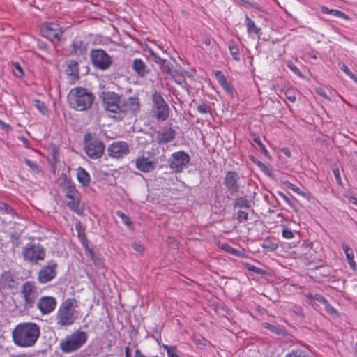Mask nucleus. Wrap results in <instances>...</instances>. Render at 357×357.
I'll list each match as a JSON object with an SVG mask.
<instances>
[{
  "instance_id": "obj_46",
  "label": "nucleus",
  "mask_w": 357,
  "mask_h": 357,
  "mask_svg": "<svg viewBox=\"0 0 357 357\" xmlns=\"http://www.w3.org/2000/svg\"><path fill=\"white\" fill-rule=\"evenodd\" d=\"M197 111L201 114H211V106L202 103L197 107Z\"/></svg>"
},
{
  "instance_id": "obj_38",
  "label": "nucleus",
  "mask_w": 357,
  "mask_h": 357,
  "mask_svg": "<svg viewBox=\"0 0 357 357\" xmlns=\"http://www.w3.org/2000/svg\"><path fill=\"white\" fill-rule=\"evenodd\" d=\"M261 246L269 251H273L278 248V244L273 242L270 238H266Z\"/></svg>"
},
{
  "instance_id": "obj_35",
  "label": "nucleus",
  "mask_w": 357,
  "mask_h": 357,
  "mask_svg": "<svg viewBox=\"0 0 357 357\" xmlns=\"http://www.w3.org/2000/svg\"><path fill=\"white\" fill-rule=\"evenodd\" d=\"M220 86L231 98H234L235 97L236 91L228 81L220 84Z\"/></svg>"
},
{
  "instance_id": "obj_60",
  "label": "nucleus",
  "mask_w": 357,
  "mask_h": 357,
  "mask_svg": "<svg viewBox=\"0 0 357 357\" xmlns=\"http://www.w3.org/2000/svg\"><path fill=\"white\" fill-rule=\"evenodd\" d=\"M131 246L136 252L139 253H142L144 251L143 245L137 242H133Z\"/></svg>"
},
{
  "instance_id": "obj_15",
  "label": "nucleus",
  "mask_w": 357,
  "mask_h": 357,
  "mask_svg": "<svg viewBox=\"0 0 357 357\" xmlns=\"http://www.w3.org/2000/svg\"><path fill=\"white\" fill-rule=\"evenodd\" d=\"M239 176L235 171H228L224 178V185L231 196H234L240 190Z\"/></svg>"
},
{
  "instance_id": "obj_30",
  "label": "nucleus",
  "mask_w": 357,
  "mask_h": 357,
  "mask_svg": "<svg viewBox=\"0 0 357 357\" xmlns=\"http://www.w3.org/2000/svg\"><path fill=\"white\" fill-rule=\"evenodd\" d=\"M245 22L247 26V31L249 34H255L259 36L261 32V29L257 27L255 23L248 16L245 17Z\"/></svg>"
},
{
  "instance_id": "obj_31",
  "label": "nucleus",
  "mask_w": 357,
  "mask_h": 357,
  "mask_svg": "<svg viewBox=\"0 0 357 357\" xmlns=\"http://www.w3.org/2000/svg\"><path fill=\"white\" fill-rule=\"evenodd\" d=\"M229 52L234 60L240 61L239 47L238 43L234 40H231L229 43Z\"/></svg>"
},
{
  "instance_id": "obj_16",
  "label": "nucleus",
  "mask_w": 357,
  "mask_h": 357,
  "mask_svg": "<svg viewBox=\"0 0 357 357\" xmlns=\"http://www.w3.org/2000/svg\"><path fill=\"white\" fill-rule=\"evenodd\" d=\"M21 292L24 298L25 307L26 308L33 307L37 297L36 288L33 282L30 281L26 282L22 286Z\"/></svg>"
},
{
  "instance_id": "obj_55",
  "label": "nucleus",
  "mask_w": 357,
  "mask_h": 357,
  "mask_svg": "<svg viewBox=\"0 0 357 357\" xmlns=\"http://www.w3.org/2000/svg\"><path fill=\"white\" fill-rule=\"evenodd\" d=\"M161 69L167 73L169 75L172 74L174 70L172 69V66L169 63H165L163 65L160 66Z\"/></svg>"
},
{
  "instance_id": "obj_11",
  "label": "nucleus",
  "mask_w": 357,
  "mask_h": 357,
  "mask_svg": "<svg viewBox=\"0 0 357 357\" xmlns=\"http://www.w3.org/2000/svg\"><path fill=\"white\" fill-rule=\"evenodd\" d=\"M140 109V102L138 97H129L122 98L121 100V107L119 116H112L117 120H122L128 113L133 114L137 113Z\"/></svg>"
},
{
  "instance_id": "obj_44",
  "label": "nucleus",
  "mask_w": 357,
  "mask_h": 357,
  "mask_svg": "<svg viewBox=\"0 0 357 357\" xmlns=\"http://www.w3.org/2000/svg\"><path fill=\"white\" fill-rule=\"evenodd\" d=\"M253 141L259 146V150L261 152V153L267 157V158H270V155H269V153H268V151H267V149H266L265 146L262 144L261 141L260 140L259 137H255L253 139Z\"/></svg>"
},
{
  "instance_id": "obj_18",
  "label": "nucleus",
  "mask_w": 357,
  "mask_h": 357,
  "mask_svg": "<svg viewBox=\"0 0 357 357\" xmlns=\"http://www.w3.org/2000/svg\"><path fill=\"white\" fill-rule=\"evenodd\" d=\"M56 300L53 296H44L40 297L37 302V308L43 315L52 313L56 307Z\"/></svg>"
},
{
  "instance_id": "obj_20",
  "label": "nucleus",
  "mask_w": 357,
  "mask_h": 357,
  "mask_svg": "<svg viewBox=\"0 0 357 357\" xmlns=\"http://www.w3.org/2000/svg\"><path fill=\"white\" fill-rule=\"evenodd\" d=\"M65 73L70 83L75 84L79 79L78 62L75 60H68L66 62Z\"/></svg>"
},
{
  "instance_id": "obj_12",
  "label": "nucleus",
  "mask_w": 357,
  "mask_h": 357,
  "mask_svg": "<svg viewBox=\"0 0 357 357\" xmlns=\"http://www.w3.org/2000/svg\"><path fill=\"white\" fill-rule=\"evenodd\" d=\"M189 155L183 151H178L172 154L169 160V167L175 172H181L184 168L187 167L190 162Z\"/></svg>"
},
{
  "instance_id": "obj_37",
  "label": "nucleus",
  "mask_w": 357,
  "mask_h": 357,
  "mask_svg": "<svg viewBox=\"0 0 357 357\" xmlns=\"http://www.w3.org/2000/svg\"><path fill=\"white\" fill-rule=\"evenodd\" d=\"M0 213L14 215V210L8 204L0 201Z\"/></svg>"
},
{
  "instance_id": "obj_6",
  "label": "nucleus",
  "mask_w": 357,
  "mask_h": 357,
  "mask_svg": "<svg viewBox=\"0 0 357 357\" xmlns=\"http://www.w3.org/2000/svg\"><path fill=\"white\" fill-rule=\"evenodd\" d=\"M152 112L158 121H165L169 116L170 109L161 93L155 91L152 94Z\"/></svg>"
},
{
  "instance_id": "obj_43",
  "label": "nucleus",
  "mask_w": 357,
  "mask_h": 357,
  "mask_svg": "<svg viewBox=\"0 0 357 357\" xmlns=\"http://www.w3.org/2000/svg\"><path fill=\"white\" fill-rule=\"evenodd\" d=\"M284 96L291 102L294 103L296 100V91L293 89H288L284 91Z\"/></svg>"
},
{
  "instance_id": "obj_14",
  "label": "nucleus",
  "mask_w": 357,
  "mask_h": 357,
  "mask_svg": "<svg viewBox=\"0 0 357 357\" xmlns=\"http://www.w3.org/2000/svg\"><path fill=\"white\" fill-rule=\"evenodd\" d=\"M42 35L52 42H59L64 31L54 22H47L41 29Z\"/></svg>"
},
{
  "instance_id": "obj_49",
  "label": "nucleus",
  "mask_w": 357,
  "mask_h": 357,
  "mask_svg": "<svg viewBox=\"0 0 357 357\" xmlns=\"http://www.w3.org/2000/svg\"><path fill=\"white\" fill-rule=\"evenodd\" d=\"M215 78L219 83V84H222L226 82H227V79L225 77V75L223 74V73L220 70H217L215 73Z\"/></svg>"
},
{
  "instance_id": "obj_28",
  "label": "nucleus",
  "mask_w": 357,
  "mask_h": 357,
  "mask_svg": "<svg viewBox=\"0 0 357 357\" xmlns=\"http://www.w3.org/2000/svg\"><path fill=\"white\" fill-rule=\"evenodd\" d=\"M75 230L77 233V236L83 246L86 247L88 241L85 234V228L82 226V223L78 221L75 224Z\"/></svg>"
},
{
  "instance_id": "obj_53",
  "label": "nucleus",
  "mask_w": 357,
  "mask_h": 357,
  "mask_svg": "<svg viewBox=\"0 0 357 357\" xmlns=\"http://www.w3.org/2000/svg\"><path fill=\"white\" fill-rule=\"evenodd\" d=\"M333 172L334 174L335 180L339 185L342 186V182L340 177V172L338 167L333 168Z\"/></svg>"
},
{
  "instance_id": "obj_64",
  "label": "nucleus",
  "mask_w": 357,
  "mask_h": 357,
  "mask_svg": "<svg viewBox=\"0 0 357 357\" xmlns=\"http://www.w3.org/2000/svg\"><path fill=\"white\" fill-rule=\"evenodd\" d=\"M265 174L271 176L272 174V171L264 164L259 168Z\"/></svg>"
},
{
  "instance_id": "obj_61",
  "label": "nucleus",
  "mask_w": 357,
  "mask_h": 357,
  "mask_svg": "<svg viewBox=\"0 0 357 357\" xmlns=\"http://www.w3.org/2000/svg\"><path fill=\"white\" fill-rule=\"evenodd\" d=\"M24 162L31 169H33V170L38 169V165L36 162H33L32 160H31L29 159H27V158H25L24 159Z\"/></svg>"
},
{
  "instance_id": "obj_21",
  "label": "nucleus",
  "mask_w": 357,
  "mask_h": 357,
  "mask_svg": "<svg viewBox=\"0 0 357 357\" xmlns=\"http://www.w3.org/2000/svg\"><path fill=\"white\" fill-rule=\"evenodd\" d=\"M176 132L171 128L164 127L157 134V142L160 144H167L175 139Z\"/></svg>"
},
{
  "instance_id": "obj_56",
  "label": "nucleus",
  "mask_w": 357,
  "mask_h": 357,
  "mask_svg": "<svg viewBox=\"0 0 357 357\" xmlns=\"http://www.w3.org/2000/svg\"><path fill=\"white\" fill-rule=\"evenodd\" d=\"M341 70L344 71L347 75H349L352 79L356 81V77L354 73L349 70V68L345 65L342 64L340 67Z\"/></svg>"
},
{
  "instance_id": "obj_9",
  "label": "nucleus",
  "mask_w": 357,
  "mask_h": 357,
  "mask_svg": "<svg viewBox=\"0 0 357 357\" xmlns=\"http://www.w3.org/2000/svg\"><path fill=\"white\" fill-rule=\"evenodd\" d=\"M25 261L31 264H38L39 261H43L45 258V249L40 244L32 243H27L22 250Z\"/></svg>"
},
{
  "instance_id": "obj_62",
  "label": "nucleus",
  "mask_w": 357,
  "mask_h": 357,
  "mask_svg": "<svg viewBox=\"0 0 357 357\" xmlns=\"http://www.w3.org/2000/svg\"><path fill=\"white\" fill-rule=\"evenodd\" d=\"M288 67L297 75H298L299 77H303V75L301 73V72L300 71V70L295 66L294 65L293 63H289L288 64Z\"/></svg>"
},
{
  "instance_id": "obj_17",
  "label": "nucleus",
  "mask_w": 357,
  "mask_h": 357,
  "mask_svg": "<svg viewBox=\"0 0 357 357\" xmlns=\"http://www.w3.org/2000/svg\"><path fill=\"white\" fill-rule=\"evenodd\" d=\"M158 160L157 158L150 160L144 155L137 158L135 160L136 168L144 173H149L154 171L158 165Z\"/></svg>"
},
{
  "instance_id": "obj_34",
  "label": "nucleus",
  "mask_w": 357,
  "mask_h": 357,
  "mask_svg": "<svg viewBox=\"0 0 357 357\" xmlns=\"http://www.w3.org/2000/svg\"><path fill=\"white\" fill-rule=\"evenodd\" d=\"M220 86L231 98H234L235 97L236 91L228 81L220 84Z\"/></svg>"
},
{
  "instance_id": "obj_33",
  "label": "nucleus",
  "mask_w": 357,
  "mask_h": 357,
  "mask_svg": "<svg viewBox=\"0 0 357 357\" xmlns=\"http://www.w3.org/2000/svg\"><path fill=\"white\" fill-rule=\"evenodd\" d=\"M285 357H311L310 353L306 349H293L288 353Z\"/></svg>"
},
{
  "instance_id": "obj_26",
  "label": "nucleus",
  "mask_w": 357,
  "mask_h": 357,
  "mask_svg": "<svg viewBox=\"0 0 357 357\" xmlns=\"http://www.w3.org/2000/svg\"><path fill=\"white\" fill-rule=\"evenodd\" d=\"M72 52L76 55H83L86 52V47L83 41L79 39H75L70 45Z\"/></svg>"
},
{
  "instance_id": "obj_8",
  "label": "nucleus",
  "mask_w": 357,
  "mask_h": 357,
  "mask_svg": "<svg viewBox=\"0 0 357 357\" xmlns=\"http://www.w3.org/2000/svg\"><path fill=\"white\" fill-rule=\"evenodd\" d=\"M90 59L95 68L102 71L108 70L112 64L111 56L102 49H92Z\"/></svg>"
},
{
  "instance_id": "obj_63",
  "label": "nucleus",
  "mask_w": 357,
  "mask_h": 357,
  "mask_svg": "<svg viewBox=\"0 0 357 357\" xmlns=\"http://www.w3.org/2000/svg\"><path fill=\"white\" fill-rule=\"evenodd\" d=\"M249 158L250 160L253 162L255 163L259 168H260L262 165L264 164L263 162H261L259 160H258V158H257L254 155H250L249 156Z\"/></svg>"
},
{
  "instance_id": "obj_52",
  "label": "nucleus",
  "mask_w": 357,
  "mask_h": 357,
  "mask_svg": "<svg viewBox=\"0 0 357 357\" xmlns=\"http://www.w3.org/2000/svg\"><path fill=\"white\" fill-rule=\"evenodd\" d=\"M224 249L225 251H227L228 253H230L231 255H236V256H240L241 255V251L231 247L229 245H225L224 246Z\"/></svg>"
},
{
  "instance_id": "obj_39",
  "label": "nucleus",
  "mask_w": 357,
  "mask_h": 357,
  "mask_svg": "<svg viewBox=\"0 0 357 357\" xmlns=\"http://www.w3.org/2000/svg\"><path fill=\"white\" fill-rule=\"evenodd\" d=\"M33 105L38 110L43 114H46L48 112V109L44 102L40 100H34Z\"/></svg>"
},
{
  "instance_id": "obj_41",
  "label": "nucleus",
  "mask_w": 357,
  "mask_h": 357,
  "mask_svg": "<svg viewBox=\"0 0 357 357\" xmlns=\"http://www.w3.org/2000/svg\"><path fill=\"white\" fill-rule=\"evenodd\" d=\"M245 267L248 271H252L257 275L264 276L267 274V271L266 270L259 268L252 264H247Z\"/></svg>"
},
{
  "instance_id": "obj_40",
  "label": "nucleus",
  "mask_w": 357,
  "mask_h": 357,
  "mask_svg": "<svg viewBox=\"0 0 357 357\" xmlns=\"http://www.w3.org/2000/svg\"><path fill=\"white\" fill-rule=\"evenodd\" d=\"M170 75L177 84H182L183 83H185V84H187L184 77L182 75H181L178 70H174V71L172 72V74H170Z\"/></svg>"
},
{
  "instance_id": "obj_1",
  "label": "nucleus",
  "mask_w": 357,
  "mask_h": 357,
  "mask_svg": "<svg viewBox=\"0 0 357 357\" xmlns=\"http://www.w3.org/2000/svg\"><path fill=\"white\" fill-rule=\"evenodd\" d=\"M40 334V328L33 322H24L17 324L12 332L14 343L20 347L33 346Z\"/></svg>"
},
{
  "instance_id": "obj_29",
  "label": "nucleus",
  "mask_w": 357,
  "mask_h": 357,
  "mask_svg": "<svg viewBox=\"0 0 357 357\" xmlns=\"http://www.w3.org/2000/svg\"><path fill=\"white\" fill-rule=\"evenodd\" d=\"M262 326L275 335H280L284 334V330L283 327L280 325H274L267 322H264L262 324Z\"/></svg>"
},
{
  "instance_id": "obj_3",
  "label": "nucleus",
  "mask_w": 357,
  "mask_h": 357,
  "mask_svg": "<svg viewBox=\"0 0 357 357\" xmlns=\"http://www.w3.org/2000/svg\"><path fill=\"white\" fill-rule=\"evenodd\" d=\"M62 181L61 186L65 192V196L70 201L66 202V206L73 212L80 213V193L76 189L75 183L66 174H61Z\"/></svg>"
},
{
  "instance_id": "obj_27",
  "label": "nucleus",
  "mask_w": 357,
  "mask_h": 357,
  "mask_svg": "<svg viewBox=\"0 0 357 357\" xmlns=\"http://www.w3.org/2000/svg\"><path fill=\"white\" fill-rule=\"evenodd\" d=\"M233 206L234 208L249 209L252 207L251 201L245 197H238L234 199Z\"/></svg>"
},
{
  "instance_id": "obj_47",
  "label": "nucleus",
  "mask_w": 357,
  "mask_h": 357,
  "mask_svg": "<svg viewBox=\"0 0 357 357\" xmlns=\"http://www.w3.org/2000/svg\"><path fill=\"white\" fill-rule=\"evenodd\" d=\"M283 183L285 185V186L287 188L291 189V190H293L294 192H296L298 195H301L304 196V193L302 191H301L300 188L298 187H297L296 185H295L294 184H293L289 181H285Z\"/></svg>"
},
{
  "instance_id": "obj_59",
  "label": "nucleus",
  "mask_w": 357,
  "mask_h": 357,
  "mask_svg": "<svg viewBox=\"0 0 357 357\" xmlns=\"http://www.w3.org/2000/svg\"><path fill=\"white\" fill-rule=\"evenodd\" d=\"M13 65L18 72V73H16V75L20 77H23L24 76V70L22 68V66H20V64L17 62H15V63H13Z\"/></svg>"
},
{
  "instance_id": "obj_54",
  "label": "nucleus",
  "mask_w": 357,
  "mask_h": 357,
  "mask_svg": "<svg viewBox=\"0 0 357 357\" xmlns=\"http://www.w3.org/2000/svg\"><path fill=\"white\" fill-rule=\"evenodd\" d=\"M324 305L325 306V310L328 314H329L331 315L337 314V311L330 305V303L328 302L327 300L324 303Z\"/></svg>"
},
{
  "instance_id": "obj_36",
  "label": "nucleus",
  "mask_w": 357,
  "mask_h": 357,
  "mask_svg": "<svg viewBox=\"0 0 357 357\" xmlns=\"http://www.w3.org/2000/svg\"><path fill=\"white\" fill-rule=\"evenodd\" d=\"M220 86L231 98H234L235 97L236 91L228 81L220 84Z\"/></svg>"
},
{
  "instance_id": "obj_13",
  "label": "nucleus",
  "mask_w": 357,
  "mask_h": 357,
  "mask_svg": "<svg viewBox=\"0 0 357 357\" xmlns=\"http://www.w3.org/2000/svg\"><path fill=\"white\" fill-rule=\"evenodd\" d=\"M56 268L57 264L55 261H49L47 265L39 271L37 278L38 281L41 284H45L54 279L57 274Z\"/></svg>"
},
{
  "instance_id": "obj_58",
  "label": "nucleus",
  "mask_w": 357,
  "mask_h": 357,
  "mask_svg": "<svg viewBox=\"0 0 357 357\" xmlns=\"http://www.w3.org/2000/svg\"><path fill=\"white\" fill-rule=\"evenodd\" d=\"M292 312L294 314L298 317H304L303 310L301 307H294V309L292 310Z\"/></svg>"
},
{
  "instance_id": "obj_23",
  "label": "nucleus",
  "mask_w": 357,
  "mask_h": 357,
  "mask_svg": "<svg viewBox=\"0 0 357 357\" xmlns=\"http://www.w3.org/2000/svg\"><path fill=\"white\" fill-rule=\"evenodd\" d=\"M342 248L344 252L347 257V261L352 270H356L357 265L354 261V250L347 244L343 243L342 244Z\"/></svg>"
},
{
  "instance_id": "obj_42",
  "label": "nucleus",
  "mask_w": 357,
  "mask_h": 357,
  "mask_svg": "<svg viewBox=\"0 0 357 357\" xmlns=\"http://www.w3.org/2000/svg\"><path fill=\"white\" fill-rule=\"evenodd\" d=\"M162 347L166 350L168 357H180L177 354V349L175 346L163 344Z\"/></svg>"
},
{
  "instance_id": "obj_51",
  "label": "nucleus",
  "mask_w": 357,
  "mask_h": 357,
  "mask_svg": "<svg viewBox=\"0 0 357 357\" xmlns=\"http://www.w3.org/2000/svg\"><path fill=\"white\" fill-rule=\"evenodd\" d=\"M151 56L153 57V61L159 64L160 66L163 65L165 63H167V60L162 59L158 54H156L153 51H150Z\"/></svg>"
},
{
  "instance_id": "obj_24",
  "label": "nucleus",
  "mask_w": 357,
  "mask_h": 357,
  "mask_svg": "<svg viewBox=\"0 0 357 357\" xmlns=\"http://www.w3.org/2000/svg\"><path fill=\"white\" fill-rule=\"evenodd\" d=\"M3 282L10 288H14L17 285V276L10 271H4L1 275Z\"/></svg>"
},
{
  "instance_id": "obj_2",
  "label": "nucleus",
  "mask_w": 357,
  "mask_h": 357,
  "mask_svg": "<svg viewBox=\"0 0 357 357\" xmlns=\"http://www.w3.org/2000/svg\"><path fill=\"white\" fill-rule=\"evenodd\" d=\"M94 99L93 93L84 87L72 89L67 96L70 107L79 112L89 109L93 103Z\"/></svg>"
},
{
  "instance_id": "obj_19",
  "label": "nucleus",
  "mask_w": 357,
  "mask_h": 357,
  "mask_svg": "<svg viewBox=\"0 0 357 357\" xmlns=\"http://www.w3.org/2000/svg\"><path fill=\"white\" fill-rule=\"evenodd\" d=\"M109 156L115 158H123L129 152L128 144L122 141L113 142L107 149Z\"/></svg>"
},
{
  "instance_id": "obj_4",
  "label": "nucleus",
  "mask_w": 357,
  "mask_h": 357,
  "mask_svg": "<svg viewBox=\"0 0 357 357\" xmlns=\"http://www.w3.org/2000/svg\"><path fill=\"white\" fill-rule=\"evenodd\" d=\"M75 299L68 298L59 307L56 314V324L60 326H68L73 324L77 319L73 308Z\"/></svg>"
},
{
  "instance_id": "obj_25",
  "label": "nucleus",
  "mask_w": 357,
  "mask_h": 357,
  "mask_svg": "<svg viewBox=\"0 0 357 357\" xmlns=\"http://www.w3.org/2000/svg\"><path fill=\"white\" fill-rule=\"evenodd\" d=\"M77 178L82 186L87 187L89 185L91 176L84 168L79 167L77 169Z\"/></svg>"
},
{
  "instance_id": "obj_5",
  "label": "nucleus",
  "mask_w": 357,
  "mask_h": 357,
  "mask_svg": "<svg viewBox=\"0 0 357 357\" xmlns=\"http://www.w3.org/2000/svg\"><path fill=\"white\" fill-rule=\"evenodd\" d=\"M87 339L88 335L86 332L77 331L61 342L60 348L64 353H71L80 349Z\"/></svg>"
},
{
  "instance_id": "obj_48",
  "label": "nucleus",
  "mask_w": 357,
  "mask_h": 357,
  "mask_svg": "<svg viewBox=\"0 0 357 357\" xmlns=\"http://www.w3.org/2000/svg\"><path fill=\"white\" fill-rule=\"evenodd\" d=\"M282 234V236L287 239L293 238L294 236V234L293 233V231L289 228L284 225H283Z\"/></svg>"
},
{
  "instance_id": "obj_45",
  "label": "nucleus",
  "mask_w": 357,
  "mask_h": 357,
  "mask_svg": "<svg viewBox=\"0 0 357 357\" xmlns=\"http://www.w3.org/2000/svg\"><path fill=\"white\" fill-rule=\"evenodd\" d=\"M116 214L118 217H119L122 222L128 227H130L131 225H132V222L130 220V218L126 215L124 213H123L122 211H117L116 212Z\"/></svg>"
},
{
  "instance_id": "obj_32",
  "label": "nucleus",
  "mask_w": 357,
  "mask_h": 357,
  "mask_svg": "<svg viewBox=\"0 0 357 357\" xmlns=\"http://www.w3.org/2000/svg\"><path fill=\"white\" fill-rule=\"evenodd\" d=\"M306 299L309 304L314 305L315 303V301H317L319 303H324L326 301V299L321 294H313L312 293H309L305 295Z\"/></svg>"
},
{
  "instance_id": "obj_7",
  "label": "nucleus",
  "mask_w": 357,
  "mask_h": 357,
  "mask_svg": "<svg viewBox=\"0 0 357 357\" xmlns=\"http://www.w3.org/2000/svg\"><path fill=\"white\" fill-rule=\"evenodd\" d=\"M84 150L86 154L91 159H98L102 157L105 151L103 142L97 137H92L90 133L84 136Z\"/></svg>"
},
{
  "instance_id": "obj_10",
  "label": "nucleus",
  "mask_w": 357,
  "mask_h": 357,
  "mask_svg": "<svg viewBox=\"0 0 357 357\" xmlns=\"http://www.w3.org/2000/svg\"><path fill=\"white\" fill-rule=\"evenodd\" d=\"M105 110L119 116L121 107V96L112 91H102L100 94Z\"/></svg>"
},
{
  "instance_id": "obj_22",
  "label": "nucleus",
  "mask_w": 357,
  "mask_h": 357,
  "mask_svg": "<svg viewBox=\"0 0 357 357\" xmlns=\"http://www.w3.org/2000/svg\"><path fill=\"white\" fill-rule=\"evenodd\" d=\"M132 68L135 73L141 77H144L149 73L148 66L141 59H135L132 61Z\"/></svg>"
},
{
  "instance_id": "obj_50",
  "label": "nucleus",
  "mask_w": 357,
  "mask_h": 357,
  "mask_svg": "<svg viewBox=\"0 0 357 357\" xmlns=\"http://www.w3.org/2000/svg\"><path fill=\"white\" fill-rule=\"evenodd\" d=\"M332 15H334V16H336V17H338L347 20H351L350 17L348 15H347L346 13H344V12H342L341 10H334L333 9Z\"/></svg>"
},
{
  "instance_id": "obj_57",
  "label": "nucleus",
  "mask_w": 357,
  "mask_h": 357,
  "mask_svg": "<svg viewBox=\"0 0 357 357\" xmlns=\"http://www.w3.org/2000/svg\"><path fill=\"white\" fill-rule=\"evenodd\" d=\"M237 219L239 220H247L248 218V213L243 211H238L236 213Z\"/></svg>"
}]
</instances>
